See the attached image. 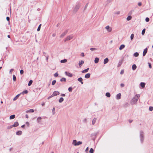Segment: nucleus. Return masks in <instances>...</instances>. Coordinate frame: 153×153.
<instances>
[{
	"label": "nucleus",
	"instance_id": "53",
	"mask_svg": "<svg viewBox=\"0 0 153 153\" xmlns=\"http://www.w3.org/2000/svg\"><path fill=\"white\" fill-rule=\"evenodd\" d=\"M14 70L13 69H11L10 70V71H9V73L10 74H12V72Z\"/></svg>",
	"mask_w": 153,
	"mask_h": 153
},
{
	"label": "nucleus",
	"instance_id": "35",
	"mask_svg": "<svg viewBox=\"0 0 153 153\" xmlns=\"http://www.w3.org/2000/svg\"><path fill=\"white\" fill-rule=\"evenodd\" d=\"M134 55L135 57H137L139 56V53L137 52H135L134 53Z\"/></svg>",
	"mask_w": 153,
	"mask_h": 153
},
{
	"label": "nucleus",
	"instance_id": "46",
	"mask_svg": "<svg viewBox=\"0 0 153 153\" xmlns=\"http://www.w3.org/2000/svg\"><path fill=\"white\" fill-rule=\"evenodd\" d=\"M55 108L54 107H53V109H52V114H55Z\"/></svg>",
	"mask_w": 153,
	"mask_h": 153
},
{
	"label": "nucleus",
	"instance_id": "59",
	"mask_svg": "<svg viewBox=\"0 0 153 153\" xmlns=\"http://www.w3.org/2000/svg\"><path fill=\"white\" fill-rule=\"evenodd\" d=\"M120 86L122 87H123L124 86V84L123 83H121L120 84Z\"/></svg>",
	"mask_w": 153,
	"mask_h": 153
},
{
	"label": "nucleus",
	"instance_id": "28",
	"mask_svg": "<svg viewBox=\"0 0 153 153\" xmlns=\"http://www.w3.org/2000/svg\"><path fill=\"white\" fill-rule=\"evenodd\" d=\"M64 100V99L63 97H61L59 100V103L62 102Z\"/></svg>",
	"mask_w": 153,
	"mask_h": 153
},
{
	"label": "nucleus",
	"instance_id": "40",
	"mask_svg": "<svg viewBox=\"0 0 153 153\" xmlns=\"http://www.w3.org/2000/svg\"><path fill=\"white\" fill-rule=\"evenodd\" d=\"M41 24H40L38 27V28H37V30L39 31L40 30V28H41Z\"/></svg>",
	"mask_w": 153,
	"mask_h": 153
},
{
	"label": "nucleus",
	"instance_id": "8",
	"mask_svg": "<svg viewBox=\"0 0 153 153\" xmlns=\"http://www.w3.org/2000/svg\"><path fill=\"white\" fill-rule=\"evenodd\" d=\"M68 30H66L60 36V38H63L68 33Z\"/></svg>",
	"mask_w": 153,
	"mask_h": 153
},
{
	"label": "nucleus",
	"instance_id": "16",
	"mask_svg": "<svg viewBox=\"0 0 153 153\" xmlns=\"http://www.w3.org/2000/svg\"><path fill=\"white\" fill-rule=\"evenodd\" d=\"M97 120V119L96 118H94L92 121V124L94 125L95 123L96 120Z\"/></svg>",
	"mask_w": 153,
	"mask_h": 153
},
{
	"label": "nucleus",
	"instance_id": "61",
	"mask_svg": "<svg viewBox=\"0 0 153 153\" xmlns=\"http://www.w3.org/2000/svg\"><path fill=\"white\" fill-rule=\"evenodd\" d=\"M88 147H87L85 149V152H87V151H88Z\"/></svg>",
	"mask_w": 153,
	"mask_h": 153
},
{
	"label": "nucleus",
	"instance_id": "41",
	"mask_svg": "<svg viewBox=\"0 0 153 153\" xmlns=\"http://www.w3.org/2000/svg\"><path fill=\"white\" fill-rule=\"evenodd\" d=\"M145 29L144 28V29L142 31V34L143 35L144 34H145Z\"/></svg>",
	"mask_w": 153,
	"mask_h": 153
},
{
	"label": "nucleus",
	"instance_id": "13",
	"mask_svg": "<svg viewBox=\"0 0 153 153\" xmlns=\"http://www.w3.org/2000/svg\"><path fill=\"white\" fill-rule=\"evenodd\" d=\"M90 77V73H88L86 74L85 76V77L86 79H88Z\"/></svg>",
	"mask_w": 153,
	"mask_h": 153
},
{
	"label": "nucleus",
	"instance_id": "3",
	"mask_svg": "<svg viewBox=\"0 0 153 153\" xmlns=\"http://www.w3.org/2000/svg\"><path fill=\"white\" fill-rule=\"evenodd\" d=\"M81 6L80 4L79 3H77L76 4V6L74 7L73 11L76 13L79 10Z\"/></svg>",
	"mask_w": 153,
	"mask_h": 153
},
{
	"label": "nucleus",
	"instance_id": "37",
	"mask_svg": "<svg viewBox=\"0 0 153 153\" xmlns=\"http://www.w3.org/2000/svg\"><path fill=\"white\" fill-rule=\"evenodd\" d=\"M73 89V88L71 87H70L68 88V90L70 92H71Z\"/></svg>",
	"mask_w": 153,
	"mask_h": 153
},
{
	"label": "nucleus",
	"instance_id": "43",
	"mask_svg": "<svg viewBox=\"0 0 153 153\" xmlns=\"http://www.w3.org/2000/svg\"><path fill=\"white\" fill-rule=\"evenodd\" d=\"M89 152L90 153H93L94 152V149L93 148H91L89 151Z\"/></svg>",
	"mask_w": 153,
	"mask_h": 153
},
{
	"label": "nucleus",
	"instance_id": "29",
	"mask_svg": "<svg viewBox=\"0 0 153 153\" xmlns=\"http://www.w3.org/2000/svg\"><path fill=\"white\" fill-rule=\"evenodd\" d=\"M15 115L14 114L12 115H11L10 117V119L11 120V119H13L15 118Z\"/></svg>",
	"mask_w": 153,
	"mask_h": 153
},
{
	"label": "nucleus",
	"instance_id": "49",
	"mask_svg": "<svg viewBox=\"0 0 153 153\" xmlns=\"http://www.w3.org/2000/svg\"><path fill=\"white\" fill-rule=\"evenodd\" d=\"M111 1H112V0H107L106 2L107 4H108L109 3H110L111 2Z\"/></svg>",
	"mask_w": 153,
	"mask_h": 153
},
{
	"label": "nucleus",
	"instance_id": "31",
	"mask_svg": "<svg viewBox=\"0 0 153 153\" xmlns=\"http://www.w3.org/2000/svg\"><path fill=\"white\" fill-rule=\"evenodd\" d=\"M28 92V91L27 90H25L24 91H23L20 94H27Z\"/></svg>",
	"mask_w": 153,
	"mask_h": 153
},
{
	"label": "nucleus",
	"instance_id": "21",
	"mask_svg": "<svg viewBox=\"0 0 153 153\" xmlns=\"http://www.w3.org/2000/svg\"><path fill=\"white\" fill-rule=\"evenodd\" d=\"M132 69L133 70H135L137 68V66L135 64H134L132 66Z\"/></svg>",
	"mask_w": 153,
	"mask_h": 153
},
{
	"label": "nucleus",
	"instance_id": "19",
	"mask_svg": "<svg viewBox=\"0 0 153 153\" xmlns=\"http://www.w3.org/2000/svg\"><path fill=\"white\" fill-rule=\"evenodd\" d=\"M21 94H19L17 95L13 99V101H15L16 100L18 97H19V96Z\"/></svg>",
	"mask_w": 153,
	"mask_h": 153
},
{
	"label": "nucleus",
	"instance_id": "23",
	"mask_svg": "<svg viewBox=\"0 0 153 153\" xmlns=\"http://www.w3.org/2000/svg\"><path fill=\"white\" fill-rule=\"evenodd\" d=\"M77 141L76 140H74L73 141L72 144L74 145L75 146H77Z\"/></svg>",
	"mask_w": 153,
	"mask_h": 153
},
{
	"label": "nucleus",
	"instance_id": "47",
	"mask_svg": "<svg viewBox=\"0 0 153 153\" xmlns=\"http://www.w3.org/2000/svg\"><path fill=\"white\" fill-rule=\"evenodd\" d=\"M149 110L151 111H152L153 110V107L152 106H150L149 108Z\"/></svg>",
	"mask_w": 153,
	"mask_h": 153
},
{
	"label": "nucleus",
	"instance_id": "62",
	"mask_svg": "<svg viewBox=\"0 0 153 153\" xmlns=\"http://www.w3.org/2000/svg\"><path fill=\"white\" fill-rule=\"evenodd\" d=\"M60 96L62 97H65V94H61Z\"/></svg>",
	"mask_w": 153,
	"mask_h": 153
},
{
	"label": "nucleus",
	"instance_id": "33",
	"mask_svg": "<svg viewBox=\"0 0 153 153\" xmlns=\"http://www.w3.org/2000/svg\"><path fill=\"white\" fill-rule=\"evenodd\" d=\"M33 82V81L31 80H30L29 82L28 85L29 86H30L31 85L32 83Z\"/></svg>",
	"mask_w": 153,
	"mask_h": 153
},
{
	"label": "nucleus",
	"instance_id": "2",
	"mask_svg": "<svg viewBox=\"0 0 153 153\" xmlns=\"http://www.w3.org/2000/svg\"><path fill=\"white\" fill-rule=\"evenodd\" d=\"M140 140L141 143H143L144 139V132L142 131H140Z\"/></svg>",
	"mask_w": 153,
	"mask_h": 153
},
{
	"label": "nucleus",
	"instance_id": "50",
	"mask_svg": "<svg viewBox=\"0 0 153 153\" xmlns=\"http://www.w3.org/2000/svg\"><path fill=\"white\" fill-rule=\"evenodd\" d=\"M58 76V74L57 73H56L54 74V76L55 77H56Z\"/></svg>",
	"mask_w": 153,
	"mask_h": 153
},
{
	"label": "nucleus",
	"instance_id": "64",
	"mask_svg": "<svg viewBox=\"0 0 153 153\" xmlns=\"http://www.w3.org/2000/svg\"><path fill=\"white\" fill-rule=\"evenodd\" d=\"M25 117L27 118H28V115L27 114L25 115Z\"/></svg>",
	"mask_w": 153,
	"mask_h": 153
},
{
	"label": "nucleus",
	"instance_id": "52",
	"mask_svg": "<svg viewBox=\"0 0 153 153\" xmlns=\"http://www.w3.org/2000/svg\"><path fill=\"white\" fill-rule=\"evenodd\" d=\"M24 73V71L23 70H21L20 71V73L21 74H22Z\"/></svg>",
	"mask_w": 153,
	"mask_h": 153
},
{
	"label": "nucleus",
	"instance_id": "38",
	"mask_svg": "<svg viewBox=\"0 0 153 153\" xmlns=\"http://www.w3.org/2000/svg\"><path fill=\"white\" fill-rule=\"evenodd\" d=\"M16 76L14 75H13V80L14 81H15L16 80Z\"/></svg>",
	"mask_w": 153,
	"mask_h": 153
},
{
	"label": "nucleus",
	"instance_id": "55",
	"mask_svg": "<svg viewBox=\"0 0 153 153\" xmlns=\"http://www.w3.org/2000/svg\"><path fill=\"white\" fill-rule=\"evenodd\" d=\"M149 66L150 68H152V65H151V63H149Z\"/></svg>",
	"mask_w": 153,
	"mask_h": 153
},
{
	"label": "nucleus",
	"instance_id": "42",
	"mask_svg": "<svg viewBox=\"0 0 153 153\" xmlns=\"http://www.w3.org/2000/svg\"><path fill=\"white\" fill-rule=\"evenodd\" d=\"M90 50L91 51H95V50H97V49L96 48H90Z\"/></svg>",
	"mask_w": 153,
	"mask_h": 153
},
{
	"label": "nucleus",
	"instance_id": "58",
	"mask_svg": "<svg viewBox=\"0 0 153 153\" xmlns=\"http://www.w3.org/2000/svg\"><path fill=\"white\" fill-rule=\"evenodd\" d=\"M10 19V18L9 17H8V16L7 17L6 19L7 21H9Z\"/></svg>",
	"mask_w": 153,
	"mask_h": 153
},
{
	"label": "nucleus",
	"instance_id": "45",
	"mask_svg": "<svg viewBox=\"0 0 153 153\" xmlns=\"http://www.w3.org/2000/svg\"><path fill=\"white\" fill-rule=\"evenodd\" d=\"M56 80H53V81L52 82V85H54L55 83H56Z\"/></svg>",
	"mask_w": 153,
	"mask_h": 153
},
{
	"label": "nucleus",
	"instance_id": "17",
	"mask_svg": "<svg viewBox=\"0 0 153 153\" xmlns=\"http://www.w3.org/2000/svg\"><path fill=\"white\" fill-rule=\"evenodd\" d=\"M125 47V45H121L119 48V50H121L123 49Z\"/></svg>",
	"mask_w": 153,
	"mask_h": 153
},
{
	"label": "nucleus",
	"instance_id": "18",
	"mask_svg": "<svg viewBox=\"0 0 153 153\" xmlns=\"http://www.w3.org/2000/svg\"><path fill=\"white\" fill-rule=\"evenodd\" d=\"M108 62V58H106L104 60V63L106 64Z\"/></svg>",
	"mask_w": 153,
	"mask_h": 153
},
{
	"label": "nucleus",
	"instance_id": "6",
	"mask_svg": "<svg viewBox=\"0 0 153 153\" xmlns=\"http://www.w3.org/2000/svg\"><path fill=\"white\" fill-rule=\"evenodd\" d=\"M105 28L107 30V31L108 32H110L111 31L112 29L108 25L105 27Z\"/></svg>",
	"mask_w": 153,
	"mask_h": 153
},
{
	"label": "nucleus",
	"instance_id": "26",
	"mask_svg": "<svg viewBox=\"0 0 153 153\" xmlns=\"http://www.w3.org/2000/svg\"><path fill=\"white\" fill-rule=\"evenodd\" d=\"M99 60V59L97 57H96L95 58V60H94V62H95V63H97L98 62Z\"/></svg>",
	"mask_w": 153,
	"mask_h": 153
},
{
	"label": "nucleus",
	"instance_id": "30",
	"mask_svg": "<svg viewBox=\"0 0 153 153\" xmlns=\"http://www.w3.org/2000/svg\"><path fill=\"white\" fill-rule=\"evenodd\" d=\"M67 61V60L66 59H65L63 60H62L60 61V62L62 63H63L66 62Z\"/></svg>",
	"mask_w": 153,
	"mask_h": 153
},
{
	"label": "nucleus",
	"instance_id": "24",
	"mask_svg": "<svg viewBox=\"0 0 153 153\" xmlns=\"http://www.w3.org/2000/svg\"><path fill=\"white\" fill-rule=\"evenodd\" d=\"M145 84L144 82H141L140 83V85L142 88L145 87Z\"/></svg>",
	"mask_w": 153,
	"mask_h": 153
},
{
	"label": "nucleus",
	"instance_id": "56",
	"mask_svg": "<svg viewBox=\"0 0 153 153\" xmlns=\"http://www.w3.org/2000/svg\"><path fill=\"white\" fill-rule=\"evenodd\" d=\"M124 73V71L123 70H122L120 72V74H122Z\"/></svg>",
	"mask_w": 153,
	"mask_h": 153
},
{
	"label": "nucleus",
	"instance_id": "14",
	"mask_svg": "<svg viewBox=\"0 0 153 153\" xmlns=\"http://www.w3.org/2000/svg\"><path fill=\"white\" fill-rule=\"evenodd\" d=\"M19 125V123L18 122H15L14 123V124L12 125V126H13V127H16L18 126Z\"/></svg>",
	"mask_w": 153,
	"mask_h": 153
},
{
	"label": "nucleus",
	"instance_id": "7",
	"mask_svg": "<svg viewBox=\"0 0 153 153\" xmlns=\"http://www.w3.org/2000/svg\"><path fill=\"white\" fill-rule=\"evenodd\" d=\"M65 74L67 76L70 77H72L73 76V74L68 72L65 71Z\"/></svg>",
	"mask_w": 153,
	"mask_h": 153
},
{
	"label": "nucleus",
	"instance_id": "63",
	"mask_svg": "<svg viewBox=\"0 0 153 153\" xmlns=\"http://www.w3.org/2000/svg\"><path fill=\"white\" fill-rule=\"evenodd\" d=\"M133 121V120H129V122L130 123H131V122H132Z\"/></svg>",
	"mask_w": 153,
	"mask_h": 153
},
{
	"label": "nucleus",
	"instance_id": "54",
	"mask_svg": "<svg viewBox=\"0 0 153 153\" xmlns=\"http://www.w3.org/2000/svg\"><path fill=\"white\" fill-rule=\"evenodd\" d=\"M138 5L139 6H140L142 5V3L141 2H139L138 3Z\"/></svg>",
	"mask_w": 153,
	"mask_h": 153
},
{
	"label": "nucleus",
	"instance_id": "4",
	"mask_svg": "<svg viewBox=\"0 0 153 153\" xmlns=\"http://www.w3.org/2000/svg\"><path fill=\"white\" fill-rule=\"evenodd\" d=\"M73 38V36H67L65 39L64 41L65 42H66V41H68L71 39H72Z\"/></svg>",
	"mask_w": 153,
	"mask_h": 153
},
{
	"label": "nucleus",
	"instance_id": "1",
	"mask_svg": "<svg viewBox=\"0 0 153 153\" xmlns=\"http://www.w3.org/2000/svg\"><path fill=\"white\" fill-rule=\"evenodd\" d=\"M140 97V95L139 94H136L134 97L131 101V104L133 105L136 103L138 99Z\"/></svg>",
	"mask_w": 153,
	"mask_h": 153
},
{
	"label": "nucleus",
	"instance_id": "51",
	"mask_svg": "<svg viewBox=\"0 0 153 153\" xmlns=\"http://www.w3.org/2000/svg\"><path fill=\"white\" fill-rule=\"evenodd\" d=\"M145 20L146 22H148L149 21V18L147 17L146 18Z\"/></svg>",
	"mask_w": 153,
	"mask_h": 153
},
{
	"label": "nucleus",
	"instance_id": "27",
	"mask_svg": "<svg viewBox=\"0 0 153 153\" xmlns=\"http://www.w3.org/2000/svg\"><path fill=\"white\" fill-rule=\"evenodd\" d=\"M60 81L61 82H65L66 81V79L65 78L63 77L60 79Z\"/></svg>",
	"mask_w": 153,
	"mask_h": 153
},
{
	"label": "nucleus",
	"instance_id": "10",
	"mask_svg": "<svg viewBox=\"0 0 153 153\" xmlns=\"http://www.w3.org/2000/svg\"><path fill=\"white\" fill-rule=\"evenodd\" d=\"M121 94L119 93L117 94L116 95V99L117 100H119L121 98Z\"/></svg>",
	"mask_w": 153,
	"mask_h": 153
},
{
	"label": "nucleus",
	"instance_id": "44",
	"mask_svg": "<svg viewBox=\"0 0 153 153\" xmlns=\"http://www.w3.org/2000/svg\"><path fill=\"white\" fill-rule=\"evenodd\" d=\"M13 127V126L12 125H11V126H7V129H10V128H12Z\"/></svg>",
	"mask_w": 153,
	"mask_h": 153
},
{
	"label": "nucleus",
	"instance_id": "39",
	"mask_svg": "<svg viewBox=\"0 0 153 153\" xmlns=\"http://www.w3.org/2000/svg\"><path fill=\"white\" fill-rule=\"evenodd\" d=\"M82 142L81 141H78L77 143V146H79L80 145L82 144Z\"/></svg>",
	"mask_w": 153,
	"mask_h": 153
},
{
	"label": "nucleus",
	"instance_id": "60",
	"mask_svg": "<svg viewBox=\"0 0 153 153\" xmlns=\"http://www.w3.org/2000/svg\"><path fill=\"white\" fill-rule=\"evenodd\" d=\"M81 56L82 57H84V53H81Z\"/></svg>",
	"mask_w": 153,
	"mask_h": 153
},
{
	"label": "nucleus",
	"instance_id": "48",
	"mask_svg": "<svg viewBox=\"0 0 153 153\" xmlns=\"http://www.w3.org/2000/svg\"><path fill=\"white\" fill-rule=\"evenodd\" d=\"M88 3H87L85 5V8H84V10H85L87 8V7L88 6Z\"/></svg>",
	"mask_w": 153,
	"mask_h": 153
},
{
	"label": "nucleus",
	"instance_id": "20",
	"mask_svg": "<svg viewBox=\"0 0 153 153\" xmlns=\"http://www.w3.org/2000/svg\"><path fill=\"white\" fill-rule=\"evenodd\" d=\"M89 69V68H88L85 69L83 70H82V73H86L87 72H88V70Z\"/></svg>",
	"mask_w": 153,
	"mask_h": 153
},
{
	"label": "nucleus",
	"instance_id": "12",
	"mask_svg": "<svg viewBox=\"0 0 153 153\" xmlns=\"http://www.w3.org/2000/svg\"><path fill=\"white\" fill-rule=\"evenodd\" d=\"M82 77H79L78 78L77 80L78 81L80 82L82 84H83V82L82 81Z\"/></svg>",
	"mask_w": 153,
	"mask_h": 153
},
{
	"label": "nucleus",
	"instance_id": "15",
	"mask_svg": "<svg viewBox=\"0 0 153 153\" xmlns=\"http://www.w3.org/2000/svg\"><path fill=\"white\" fill-rule=\"evenodd\" d=\"M42 118L41 117H39L37 118V122L38 123H39L41 121V119Z\"/></svg>",
	"mask_w": 153,
	"mask_h": 153
},
{
	"label": "nucleus",
	"instance_id": "9",
	"mask_svg": "<svg viewBox=\"0 0 153 153\" xmlns=\"http://www.w3.org/2000/svg\"><path fill=\"white\" fill-rule=\"evenodd\" d=\"M84 61L83 60H81L79 62V65L80 67L82 66V65L84 64Z\"/></svg>",
	"mask_w": 153,
	"mask_h": 153
},
{
	"label": "nucleus",
	"instance_id": "5",
	"mask_svg": "<svg viewBox=\"0 0 153 153\" xmlns=\"http://www.w3.org/2000/svg\"><path fill=\"white\" fill-rule=\"evenodd\" d=\"M59 94V92L57 91H54L52 95V96H54L58 95Z\"/></svg>",
	"mask_w": 153,
	"mask_h": 153
},
{
	"label": "nucleus",
	"instance_id": "57",
	"mask_svg": "<svg viewBox=\"0 0 153 153\" xmlns=\"http://www.w3.org/2000/svg\"><path fill=\"white\" fill-rule=\"evenodd\" d=\"M120 13V11H118L115 13V14H119Z\"/></svg>",
	"mask_w": 153,
	"mask_h": 153
},
{
	"label": "nucleus",
	"instance_id": "22",
	"mask_svg": "<svg viewBox=\"0 0 153 153\" xmlns=\"http://www.w3.org/2000/svg\"><path fill=\"white\" fill-rule=\"evenodd\" d=\"M34 112V110L33 109H30L26 111V113L29 112Z\"/></svg>",
	"mask_w": 153,
	"mask_h": 153
},
{
	"label": "nucleus",
	"instance_id": "32",
	"mask_svg": "<svg viewBox=\"0 0 153 153\" xmlns=\"http://www.w3.org/2000/svg\"><path fill=\"white\" fill-rule=\"evenodd\" d=\"M105 95L106 96H107V97H109L111 96V95H110V93L109 92H107L105 94Z\"/></svg>",
	"mask_w": 153,
	"mask_h": 153
},
{
	"label": "nucleus",
	"instance_id": "25",
	"mask_svg": "<svg viewBox=\"0 0 153 153\" xmlns=\"http://www.w3.org/2000/svg\"><path fill=\"white\" fill-rule=\"evenodd\" d=\"M22 134V132L21 131H18L16 132V134L17 135H21Z\"/></svg>",
	"mask_w": 153,
	"mask_h": 153
},
{
	"label": "nucleus",
	"instance_id": "11",
	"mask_svg": "<svg viewBox=\"0 0 153 153\" xmlns=\"http://www.w3.org/2000/svg\"><path fill=\"white\" fill-rule=\"evenodd\" d=\"M147 51V48H146L144 49L143 52V56H144L146 55Z\"/></svg>",
	"mask_w": 153,
	"mask_h": 153
},
{
	"label": "nucleus",
	"instance_id": "36",
	"mask_svg": "<svg viewBox=\"0 0 153 153\" xmlns=\"http://www.w3.org/2000/svg\"><path fill=\"white\" fill-rule=\"evenodd\" d=\"M134 36V35L133 34H132L131 35L130 38H131V40H132L133 39Z\"/></svg>",
	"mask_w": 153,
	"mask_h": 153
},
{
	"label": "nucleus",
	"instance_id": "34",
	"mask_svg": "<svg viewBox=\"0 0 153 153\" xmlns=\"http://www.w3.org/2000/svg\"><path fill=\"white\" fill-rule=\"evenodd\" d=\"M132 18V17L131 16H128L126 18V20L127 21H129Z\"/></svg>",
	"mask_w": 153,
	"mask_h": 153
}]
</instances>
